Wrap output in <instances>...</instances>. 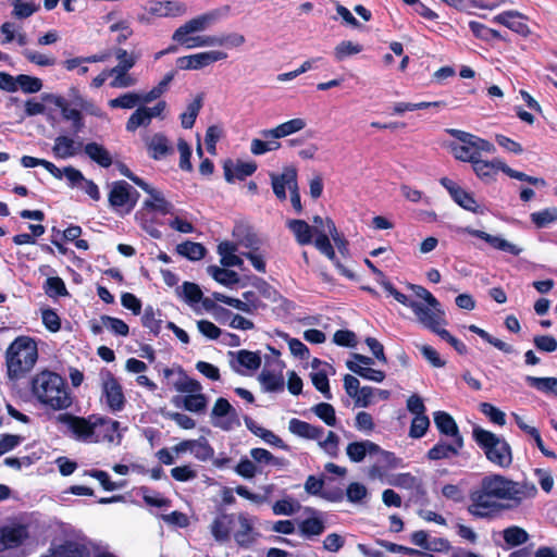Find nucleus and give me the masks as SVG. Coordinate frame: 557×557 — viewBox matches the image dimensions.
Masks as SVG:
<instances>
[{
    "label": "nucleus",
    "mask_w": 557,
    "mask_h": 557,
    "mask_svg": "<svg viewBox=\"0 0 557 557\" xmlns=\"http://www.w3.org/2000/svg\"><path fill=\"white\" fill-rule=\"evenodd\" d=\"M139 492L146 505L157 508L169 507L171 500L166 497H162L160 493L152 491L148 486H141Z\"/></svg>",
    "instance_id": "bf43d9fd"
},
{
    "label": "nucleus",
    "mask_w": 557,
    "mask_h": 557,
    "mask_svg": "<svg viewBox=\"0 0 557 557\" xmlns=\"http://www.w3.org/2000/svg\"><path fill=\"white\" fill-rule=\"evenodd\" d=\"M230 7L225 5L222 9H215L203 14H200L176 29V35L193 34L196 32H202L208 26L216 22L221 16L227 14Z\"/></svg>",
    "instance_id": "f8f14e48"
},
{
    "label": "nucleus",
    "mask_w": 557,
    "mask_h": 557,
    "mask_svg": "<svg viewBox=\"0 0 557 557\" xmlns=\"http://www.w3.org/2000/svg\"><path fill=\"white\" fill-rule=\"evenodd\" d=\"M434 423L441 434L451 438L462 437L455 419L448 412H434Z\"/></svg>",
    "instance_id": "cd10ccee"
},
{
    "label": "nucleus",
    "mask_w": 557,
    "mask_h": 557,
    "mask_svg": "<svg viewBox=\"0 0 557 557\" xmlns=\"http://www.w3.org/2000/svg\"><path fill=\"white\" fill-rule=\"evenodd\" d=\"M32 393L42 406L55 411L66 410L73 404L65 379L50 370H44L32 379Z\"/></svg>",
    "instance_id": "7ed1b4c3"
},
{
    "label": "nucleus",
    "mask_w": 557,
    "mask_h": 557,
    "mask_svg": "<svg viewBox=\"0 0 557 557\" xmlns=\"http://www.w3.org/2000/svg\"><path fill=\"white\" fill-rule=\"evenodd\" d=\"M44 290L50 298L69 296L64 281L60 276H50L44 284Z\"/></svg>",
    "instance_id": "864d4df0"
},
{
    "label": "nucleus",
    "mask_w": 557,
    "mask_h": 557,
    "mask_svg": "<svg viewBox=\"0 0 557 557\" xmlns=\"http://www.w3.org/2000/svg\"><path fill=\"white\" fill-rule=\"evenodd\" d=\"M530 219L537 228H544L550 223L557 221V208H546L544 210L533 212L531 213Z\"/></svg>",
    "instance_id": "052dcab7"
},
{
    "label": "nucleus",
    "mask_w": 557,
    "mask_h": 557,
    "mask_svg": "<svg viewBox=\"0 0 557 557\" xmlns=\"http://www.w3.org/2000/svg\"><path fill=\"white\" fill-rule=\"evenodd\" d=\"M29 536L28 524L14 522L0 527V553L18 548Z\"/></svg>",
    "instance_id": "6e6552de"
},
{
    "label": "nucleus",
    "mask_w": 557,
    "mask_h": 557,
    "mask_svg": "<svg viewBox=\"0 0 557 557\" xmlns=\"http://www.w3.org/2000/svg\"><path fill=\"white\" fill-rule=\"evenodd\" d=\"M447 132L457 139L448 145V149L451 154L462 162L472 163L475 159L481 157L482 152L493 153L495 152V146L479 136L460 131V129H447Z\"/></svg>",
    "instance_id": "423d86ee"
},
{
    "label": "nucleus",
    "mask_w": 557,
    "mask_h": 557,
    "mask_svg": "<svg viewBox=\"0 0 557 557\" xmlns=\"http://www.w3.org/2000/svg\"><path fill=\"white\" fill-rule=\"evenodd\" d=\"M237 515L220 512L212 521L210 531L213 539L219 543L228 542L231 532L235 525Z\"/></svg>",
    "instance_id": "dca6fc26"
},
{
    "label": "nucleus",
    "mask_w": 557,
    "mask_h": 557,
    "mask_svg": "<svg viewBox=\"0 0 557 557\" xmlns=\"http://www.w3.org/2000/svg\"><path fill=\"white\" fill-rule=\"evenodd\" d=\"M151 122V114L148 113V107L137 108L126 122V131L135 132L139 126H147Z\"/></svg>",
    "instance_id": "3c124183"
},
{
    "label": "nucleus",
    "mask_w": 557,
    "mask_h": 557,
    "mask_svg": "<svg viewBox=\"0 0 557 557\" xmlns=\"http://www.w3.org/2000/svg\"><path fill=\"white\" fill-rule=\"evenodd\" d=\"M145 193L149 194L151 199H146L144 201V207L148 210L157 211L162 214H171L173 213V205L168 201L163 194L156 188L151 187L149 185V188L147 190H144Z\"/></svg>",
    "instance_id": "bb28decb"
},
{
    "label": "nucleus",
    "mask_w": 557,
    "mask_h": 557,
    "mask_svg": "<svg viewBox=\"0 0 557 557\" xmlns=\"http://www.w3.org/2000/svg\"><path fill=\"white\" fill-rule=\"evenodd\" d=\"M84 151L94 162L100 166L106 169L111 166L112 157L104 146L91 141L84 146Z\"/></svg>",
    "instance_id": "473e14b6"
},
{
    "label": "nucleus",
    "mask_w": 557,
    "mask_h": 557,
    "mask_svg": "<svg viewBox=\"0 0 557 557\" xmlns=\"http://www.w3.org/2000/svg\"><path fill=\"white\" fill-rule=\"evenodd\" d=\"M509 506L510 509L519 507L527 498H533L537 494V488L533 482L530 481H512L509 479Z\"/></svg>",
    "instance_id": "a211bd4d"
},
{
    "label": "nucleus",
    "mask_w": 557,
    "mask_h": 557,
    "mask_svg": "<svg viewBox=\"0 0 557 557\" xmlns=\"http://www.w3.org/2000/svg\"><path fill=\"white\" fill-rule=\"evenodd\" d=\"M176 252L190 261H198L205 258L207 249L200 243L185 240L176 246Z\"/></svg>",
    "instance_id": "c9c22d12"
},
{
    "label": "nucleus",
    "mask_w": 557,
    "mask_h": 557,
    "mask_svg": "<svg viewBox=\"0 0 557 557\" xmlns=\"http://www.w3.org/2000/svg\"><path fill=\"white\" fill-rule=\"evenodd\" d=\"M306 127V121L300 117L292 119L286 121L274 128L263 129L261 135L264 138H283L294 133H297Z\"/></svg>",
    "instance_id": "5701e85b"
},
{
    "label": "nucleus",
    "mask_w": 557,
    "mask_h": 557,
    "mask_svg": "<svg viewBox=\"0 0 557 557\" xmlns=\"http://www.w3.org/2000/svg\"><path fill=\"white\" fill-rule=\"evenodd\" d=\"M346 367L352 373L359 375L360 377H362L364 380H369L372 382L381 383L386 377V374L384 371L376 370L371 367H363V366H360L351 360L346 361Z\"/></svg>",
    "instance_id": "f704fd0d"
},
{
    "label": "nucleus",
    "mask_w": 557,
    "mask_h": 557,
    "mask_svg": "<svg viewBox=\"0 0 557 557\" xmlns=\"http://www.w3.org/2000/svg\"><path fill=\"white\" fill-rule=\"evenodd\" d=\"M325 521L318 516L304 519L298 524L299 534L308 540L321 535L325 531Z\"/></svg>",
    "instance_id": "7c9ffc66"
},
{
    "label": "nucleus",
    "mask_w": 557,
    "mask_h": 557,
    "mask_svg": "<svg viewBox=\"0 0 557 557\" xmlns=\"http://www.w3.org/2000/svg\"><path fill=\"white\" fill-rule=\"evenodd\" d=\"M440 184L448 191L453 200L462 209L470 212H478V203L473 195L465 190L449 177H442Z\"/></svg>",
    "instance_id": "4468645a"
},
{
    "label": "nucleus",
    "mask_w": 557,
    "mask_h": 557,
    "mask_svg": "<svg viewBox=\"0 0 557 557\" xmlns=\"http://www.w3.org/2000/svg\"><path fill=\"white\" fill-rule=\"evenodd\" d=\"M259 381L265 392L276 393L284 389V376L282 373L275 374L263 370L259 375Z\"/></svg>",
    "instance_id": "37998d69"
},
{
    "label": "nucleus",
    "mask_w": 557,
    "mask_h": 557,
    "mask_svg": "<svg viewBox=\"0 0 557 557\" xmlns=\"http://www.w3.org/2000/svg\"><path fill=\"white\" fill-rule=\"evenodd\" d=\"M505 543L510 547H516L524 544L529 540L528 532L517 525H511L503 531Z\"/></svg>",
    "instance_id": "8fccbe9b"
},
{
    "label": "nucleus",
    "mask_w": 557,
    "mask_h": 557,
    "mask_svg": "<svg viewBox=\"0 0 557 557\" xmlns=\"http://www.w3.org/2000/svg\"><path fill=\"white\" fill-rule=\"evenodd\" d=\"M212 416L216 418H228L226 421L213 423L215 426H219L225 431L231 430L235 422L239 424L236 410L224 397H219L215 400L214 406L212 408Z\"/></svg>",
    "instance_id": "aec40b11"
},
{
    "label": "nucleus",
    "mask_w": 557,
    "mask_h": 557,
    "mask_svg": "<svg viewBox=\"0 0 557 557\" xmlns=\"http://www.w3.org/2000/svg\"><path fill=\"white\" fill-rule=\"evenodd\" d=\"M516 423L521 431H523L525 434L530 435L534 440L536 447L545 457L557 458L556 454L544 445L540 431L535 426L527 424L518 416L516 417Z\"/></svg>",
    "instance_id": "58836bf2"
},
{
    "label": "nucleus",
    "mask_w": 557,
    "mask_h": 557,
    "mask_svg": "<svg viewBox=\"0 0 557 557\" xmlns=\"http://www.w3.org/2000/svg\"><path fill=\"white\" fill-rule=\"evenodd\" d=\"M148 154L153 160H162L174 153L168 137L162 133H157L146 141Z\"/></svg>",
    "instance_id": "412c9836"
},
{
    "label": "nucleus",
    "mask_w": 557,
    "mask_h": 557,
    "mask_svg": "<svg viewBox=\"0 0 557 557\" xmlns=\"http://www.w3.org/2000/svg\"><path fill=\"white\" fill-rule=\"evenodd\" d=\"M40 557H91V552L85 543L66 539L58 544L52 543Z\"/></svg>",
    "instance_id": "1a4fd4ad"
},
{
    "label": "nucleus",
    "mask_w": 557,
    "mask_h": 557,
    "mask_svg": "<svg viewBox=\"0 0 557 557\" xmlns=\"http://www.w3.org/2000/svg\"><path fill=\"white\" fill-rule=\"evenodd\" d=\"M141 102V96L136 92H125L114 99H110L108 104L112 109H133Z\"/></svg>",
    "instance_id": "4d7b16f0"
},
{
    "label": "nucleus",
    "mask_w": 557,
    "mask_h": 557,
    "mask_svg": "<svg viewBox=\"0 0 557 557\" xmlns=\"http://www.w3.org/2000/svg\"><path fill=\"white\" fill-rule=\"evenodd\" d=\"M208 271L218 283L224 286H232L239 282L238 274L233 270L225 269V267L210 265Z\"/></svg>",
    "instance_id": "a18cd8bd"
},
{
    "label": "nucleus",
    "mask_w": 557,
    "mask_h": 557,
    "mask_svg": "<svg viewBox=\"0 0 557 557\" xmlns=\"http://www.w3.org/2000/svg\"><path fill=\"white\" fill-rule=\"evenodd\" d=\"M182 404L185 410L199 413L206 410L208 399L206 395L198 392L184 396L182 398Z\"/></svg>",
    "instance_id": "603ef678"
},
{
    "label": "nucleus",
    "mask_w": 557,
    "mask_h": 557,
    "mask_svg": "<svg viewBox=\"0 0 557 557\" xmlns=\"http://www.w3.org/2000/svg\"><path fill=\"white\" fill-rule=\"evenodd\" d=\"M131 189L132 185H129L126 181L113 182L108 197L110 205L114 208L126 207V205L129 202Z\"/></svg>",
    "instance_id": "c85d7f7f"
},
{
    "label": "nucleus",
    "mask_w": 557,
    "mask_h": 557,
    "mask_svg": "<svg viewBox=\"0 0 557 557\" xmlns=\"http://www.w3.org/2000/svg\"><path fill=\"white\" fill-rule=\"evenodd\" d=\"M252 285L257 288L258 293L268 299L271 302H277L283 301L284 304L289 305L290 302L284 298L280 292L274 288L272 285H270L262 277L255 276Z\"/></svg>",
    "instance_id": "a19ab883"
},
{
    "label": "nucleus",
    "mask_w": 557,
    "mask_h": 557,
    "mask_svg": "<svg viewBox=\"0 0 557 557\" xmlns=\"http://www.w3.org/2000/svg\"><path fill=\"white\" fill-rule=\"evenodd\" d=\"M237 363L250 371H256L261 366V355L259 351L242 349L236 352Z\"/></svg>",
    "instance_id": "de8ad7c7"
},
{
    "label": "nucleus",
    "mask_w": 557,
    "mask_h": 557,
    "mask_svg": "<svg viewBox=\"0 0 557 557\" xmlns=\"http://www.w3.org/2000/svg\"><path fill=\"white\" fill-rule=\"evenodd\" d=\"M114 55L119 61L117 65H115L114 67L124 71H129L131 69H133L137 61L140 59L139 52L132 51L128 53L123 48H116L114 50Z\"/></svg>",
    "instance_id": "5fc2aeb1"
},
{
    "label": "nucleus",
    "mask_w": 557,
    "mask_h": 557,
    "mask_svg": "<svg viewBox=\"0 0 557 557\" xmlns=\"http://www.w3.org/2000/svg\"><path fill=\"white\" fill-rule=\"evenodd\" d=\"M227 58V53L220 50H211L191 54L194 70L203 69L216 61H221Z\"/></svg>",
    "instance_id": "79ce46f5"
},
{
    "label": "nucleus",
    "mask_w": 557,
    "mask_h": 557,
    "mask_svg": "<svg viewBox=\"0 0 557 557\" xmlns=\"http://www.w3.org/2000/svg\"><path fill=\"white\" fill-rule=\"evenodd\" d=\"M224 177L227 183H233L235 178L244 181L246 177L251 176L257 171V163L238 161L233 172L232 161H227L223 165Z\"/></svg>",
    "instance_id": "b1692460"
},
{
    "label": "nucleus",
    "mask_w": 557,
    "mask_h": 557,
    "mask_svg": "<svg viewBox=\"0 0 557 557\" xmlns=\"http://www.w3.org/2000/svg\"><path fill=\"white\" fill-rule=\"evenodd\" d=\"M190 34L176 35V30L172 35V40L184 46L187 49L196 47L214 46V36H189Z\"/></svg>",
    "instance_id": "e433bc0d"
},
{
    "label": "nucleus",
    "mask_w": 557,
    "mask_h": 557,
    "mask_svg": "<svg viewBox=\"0 0 557 557\" xmlns=\"http://www.w3.org/2000/svg\"><path fill=\"white\" fill-rule=\"evenodd\" d=\"M312 411L319 417L326 425L335 426L336 414L334 407L329 403H319L312 407Z\"/></svg>",
    "instance_id": "774afa93"
},
{
    "label": "nucleus",
    "mask_w": 557,
    "mask_h": 557,
    "mask_svg": "<svg viewBox=\"0 0 557 557\" xmlns=\"http://www.w3.org/2000/svg\"><path fill=\"white\" fill-rule=\"evenodd\" d=\"M109 74L114 75V78L110 82V87L112 88H127L137 83V79L129 75L128 71L112 67L109 70Z\"/></svg>",
    "instance_id": "0e129e2a"
},
{
    "label": "nucleus",
    "mask_w": 557,
    "mask_h": 557,
    "mask_svg": "<svg viewBox=\"0 0 557 557\" xmlns=\"http://www.w3.org/2000/svg\"><path fill=\"white\" fill-rule=\"evenodd\" d=\"M471 164L474 173L481 181L485 183H491L495 181L498 171L503 172V166L506 163L500 159H493L492 161H486L482 160L481 157H479Z\"/></svg>",
    "instance_id": "6ab92c4d"
},
{
    "label": "nucleus",
    "mask_w": 557,
    "mask_h": 557,
    "mask_svg": "<svg viewBox=\"0 0 557 557\" xmlns=\"http://www.w3.org/2000/svg\"><path fill=\"white\" fill-rule=\"evenodd\" d=\"M288 430L290 433L307 440H319L324 433L322 426L312 425L296 418L289 420Z\"/></svg>",
    "instance_id": "393cba45"
},
{
    "label": "nucleus",
    "mask_w": 557,
    "mask_h": 557,
    "mask_svg": "<svg viewBox=\"0 0 557 557\" xmlns=\"http://www.w3.org/2000/svg\"><path fill=\"white\" fill-rule=\"evenodd\" d=\"M412 311L418 320L436 335H438L441 330H444L441 327V324L446 323L444 319L445 312L441 309V305L432 308L429 305L425 306L417 301Z\"/></svg>",
    "instance_id": "9d476101"
},
{
    "label": "nucleus",
    "mask_w": 557,
    "mask_h": 557,
    "mask_svg": "<svg viewBox=\"0 0 557 557\" xmlns=\"http://www.w3.org/2000/svg\"><path fill=\"white\" fill-rule=\"evenodd\" d=\"M37 359L36 342L29 336L16 337L5 351L8 377L12 381L24 377L34 368Z\"/></svg>",
    "instance_id": "20e7f679"
},
{
    "label": "nucleus",
    "mask_w": 557,
    "mask_h": 557,
    "mask_svg": "<svg viewBox=\"0 0 557 557\" xmlns=\"http://www.w3.org/2000/svg\"><path fill=\"white\" fill-rule=\"evenodd\" d=\"M55 106L60 109L62 117L66 121H72V127L74 134L83 131L85 123L83 114L79 110L70 108L67 101L64 98H58Z\"/></svg>",
    "instance_id": "c756f323"
},
{
    "label": "nucleus",
    "mask_w": 557,
    "mask_h": 557,
    "mask_svg": "<svg viewBox=\"0 0 557 557\" xmlns=\"http://www.w3.org/2000/svg\"><path fill=\"white\" fill-rule=\"evenodd\" d=\"M16 86L25 94H36L42 88V81L35 76L20 74L16 76Z\"/></svg>",
    "instance_id": "680f3d73"
},
{
    "label": "nucleus",
    "mask_w": 557,
    "mask_h": 557,
    "mask_svg": "<svg viewBox=\"0 0 557 557\" xmlns=\"http://www.w3.org/2000/svg\"><path fill=\"white\" fill-rule=\"evenodd\" d=\"M181 379L174 384V388L180 393H198L201 392L202 386L196 379L189 377L185 371L180 368Z\"/></svg>",
    "instance_id": "e2e57ef3"
},
{
    "label": "nucleus",
    "mask_w": 557,
    "mask_h": 557,
    "mask_svg": "<svg viewBox=\"0 0 557 557\" xmlns=\"http://www.w3.org/2000/svg\"><path fill=\"white\" fill-rule=\"evenodd\" d=\"M57 421L64 424L78 442L111 444L115 437L121 438L117 434L120 422L98 413L81 417L64 412L57 417ZM116 443L120 444V440Z\"/></svg>",
    "instance_id": "f03ea898"
},
{
    "label": "nucleus",
    "mask_w": 557,
    "mask_h": 557,
    "mask_svg": "<svg viewBox=\"0 0 557 557\" xmlns=\"http://www.w3.org/2000/svg\"><path fill=\"white\" fill-rule=\"evenodd\" d=\"M468 330L470 332L476 334L478 336H480L483 341H485L488 344L493 345L498 350H500V351H503L505 354L513 352V348H512L511 345L503 342L499 338H496V337L492 336L488 332H486L485 330L479 327L478 325L471 324V325L468 326Z\"/></svg>",
    "instance_id": "49530a36"
},
{
    "label": "nucleus",
    "mask_w": 557,
    "mask_h": 557,
    "mask_svg": "<svg viewBox=\"0 0 557 557\" xmlns=\"http://www.w3.org/2000/svg\"><path fill=\"white\" fill-rule=\"evenodd\" d=\"M236 521L239 524V529L233 534L234 541L239 547L249 548L257 542L260 535L255 529V519L246 512H239Z\"/></svg>",
    "instance_id": "ddd939ff"
},
{
    "label": "nucleus",
    "mask_w": 557,
    "mask_h": 557,
    "mask_svg": "<svg viewBox=\"0 0 557 557\" xmlns=\"http://www.w3.org/2000/svg\"><path fill=\"white\" fill-rule=\"evenodd\" d=\"M287 227L293 232L296 242L301 246L311 244L313 234H317V231H319L310 226L305 220L299 219L289 220Z\"/></svg>",
    "instance_id": "a878e982"
},
{
    "label": "nucleus",
    "mask_w": 557,
    "mask_h": 557,
    "mask_svg": "<svg viewBox=\"0 0 557 557\" xmlns=\"http://www.w3.org/2000/svg\"><path fill=\"white\" fill-rule=\"evenodd\" d=\"M495 20L518 34L525 35L529 32L523 16L518 12L506 11L498 14Z\"/></svg>",
    "instance_id": "2f4dec72"
},
{
    "label": "nucleus",
    "mask_w": 557,
    "mask_h": 557,
    "mask_svg": "<svg viewBox=\"0 0 557 557\" xmlns=\"http://www.w3.org/2000/svg\"><path fill=\"white\" fill-rule=\"evenodd\" d=\"M99 375L101 380V400L104 401L111 412L122 411L126 398L121 383L108 369H102Z\"/></svg>",
    "instance_id": "0eeeda50"
},
{
    "label": "nucleus",
    "mask_w": 557,
    "mask_h": 557,
    "mask_svg": "<svg viewBox=\"0 0 557 557\" xmlns=\"http://www.w3.org/2000/svg\"><path fill=\"white\" fill-rule=\"evenodd\" d=\"M297 177V169L293 165L284 166L280 174L270 173L272 189L278 200H286V188L289 191L295 188L298 185Z\"/></svg>",
    "instance_id": "9b49d317"
},
{
    "label": "nucleus",
    "mask_w": 557,
    "mask_h": 557,
    "mask_svg": "<svg viewBox=\"0 0 557 557\" xmlns=\"http://www.w3.org/2000/svg\"><path fill=\"white\" fill-rule=\"evenodd\" d=\"M315 240H314V246L315 248L322 253L324 255L325 257H327V259H330L332 262L335 263V265L341 269L342 273L347 276V277H352V274L347 271L337 260L336 258V253H335V250L333 248V245L331 244V240H330V237H329V233L325 232L324 230H319L317 231V234H315Z\"/></svg>",
    "instance_id": "4be33fe9"
},
{
    "label": "nucleus",
    "mask_w": 557,
    "mask_h": 557,
    "mask_svg": "<svg viewBox=\"0 0 557 557\" xmlns=\"http://www.w3.org/2000/svg\"><path fill=\"white\" fill-rule=\"evenodd\" d=\"M325 224H326V231L330 234V236L332 237L338 251L341 252V255L346 257L349 253L348 240L342 234L338 233L337 227L331 218L325 219Z\"/></svg>",
    "instance_id": "13d9d810"
},
{
    "label": "nucleus",
    "mask_w": 557,
    "mask_h": 557,
    "mask_svg": "<svg viewBox=\"0 0 557 557\" xmlns=\"http://www.w3.org/2000/svg\"><path fill=\"white\" fill-rule=\"evenodd\" d=\"M459 232L469 234L487 243L492 248L508 252L512 256H519L522 249L515 244L502 238L500 236L491 235L484 231L475 230L470 226L460 227Z\"/></svg>",
    "instance_id": "2eb2a0df"
},
{
    "label": "nucleus",
    "mask_w": 557,
    "mask_h": 557,
    "mask_svg": "<svg viewBox=\"0 0 557 557\" xmlns=\"http://www.w3.org/2000/svg\"><path fill=\"white\" fill-rule=\"evenodd\" d=\"M100 320L107 329L117 336H127L129 333L128 325L122 319L103 314Z\"/></svg>",
    "instance_id": "69168bd1"
},
{
    "label": "nucleus",
    "mask_w": 557,
    "mask_h": 557,
    "mask_svg": "<svg viewBox=\"0 0 557 557\" xmlns=\"http://www.w3.org/2000/svg\"><path fill=\"white\" fill-rule=\"evenodd\" d=\"M201 108L202 97L199 95L187 106V110L180 116L183 128L188 129L194 126Z\"/></svg>",
    "instance_id": "09e8293b"
},
{
    "label": "nucleus",
    "mask_w": 557,
    "mask_h": 557,
    "mask_svg": "<svg viewBox=\"0 0 557 557\" xmlns=\"http://www.w3.org/2000/svg\"><path fill=\"white\" fill-rule=\"evenodd\" d=\"M218 311L220 314L227 315V318H231L228 325L232 329L248 331V330H252L255 327V323L251 320H248L240 314L233 313L231 310H228L224 307H219Z\"/></svg>",
    "instance_id": "6e6d98bb"
},
{
    "label": "nucleus",
    "mask_w": 557,
    "mask_h": 557,
    "mask_svg": "<svg viewBox=\"0 0 557 557\" xmlns=\"http://www.w3.org/2000/svg\"><path fill=\"white\" fill-rule=\"evenodd\" d=\"M247 428L256 435L262 438L265 443L273 445L278 448L286 449L287 445L283 442V440L274 434L272 431L267 430L262 426H258L250 418L245 419Z\"/></svg>",
    "instance_id": "72a5a7b5"
},
{
    "label": "nucleus",
    "mask_w": 557,
    "mask_h": 557,
    "mask_svg": "<svg viewBox=\"0 0 557 557\" xmlns=\"http://www.w3.org/2000/svg\"><path fill=\"white\" fill-rule=\"evenodd\" d=\"M525 382L532 388H535L545 394L553 393L555 396H557V377H553V376L537 377V376L527 375Z\"/></svg>",
    "instance_id": "c03bdc74"
},
{
    "label": "nucleus",
    "mask_w": 557,
    "mask_h": 557,
    "mask_svg": "<svg viewBox=\"0 0 557 557\" xmlns=\"http://www.w3.org/2000/svg\"><path fill=\"white\" fill-rule=\"evenodd\" d=\"M236 245L231 242H222L218 246V252L221 256V264L225 268L240 267L243 260L235 255Z\"/></svg>",
    "instance_id": "4c0bfd02"
},
{
    "label": "nucleus",
    "mask_w": 557,
    "mask_h": 557,
    "mask_svg": "<svg viewBox=\"0 0 557 557\" xmlns=\"http://www.w3.org/2000/svg\"><path fill=\"white\" fill-rule=\"evenodd\" d=\"M472 440L492 465L502 469H507L511 466L513 460L512 449L504 437L480 425H474L472 429Z\"/></svg>",
    "instance_id": "39448f33"
},
{
    "label": "nucleus",
    "mask_w": 557,
    "mask_h": 557,
    "mask_svg": "<svg viewBox=\"0 0 557 557\" xmlns=\"http://www.w3.org/2000/svg\"><path fill=\"white\" fill-rule=\"evenodd\" d=\"M509 479L498 473L487 474L482 478L478 487L469 493L470 504L468 511L479 519H493L509 506Z\"/></svg>",
    "instance_id": "f257e3e1"
},
{
    "label": "nucleus",
    "mask_w": 557,
    "mask_h": 557,
    "mask_svg": "<svg viewBox=\"0 0 557 557\" xmlns=\"http://www.w3.org/2000/svg\"><path fill=\"white\" fill-rule=\"evenodd\" d=\"M462 447L463 437L451 438L449 443L441 440L428 450L426 458L436 461L457 457Z\"/></svg>",
    "instance_id": "f3484780"
},
{
    "label": "nucleus",
    "mask_w": 557,
    "mask_h": 557,
    "mask_svg": "<svg viewBox=\"0 0 557 557\" xmlns=\"http://www.w3.org/2000/svg\"><path fill=\"white\" fill-rule=\"evenodd\" d=\"M363 47L359 44H354L350 40H343L334 48V57L337 61H343L347 57L361 52Z\"/></svg>",
    "instance_id": "338daca9"
},
{
    "label": "nucleus",
    "mask_w": 557,
    "mask_h": 557,
    "mask_svg": "<svg viewBox=\"0 0 557 557\" xmlns=\"http://www.w3.org/2000/svg\"><path fill=\"white\" fill-rule=\"evenodd\" d=\"M52 152L58 159H67L74 157L77 152L74 139L63 135L58 136L54 139Z\"/></svg>",
    "instance_id": "ea45409f"
}]
</instances>
